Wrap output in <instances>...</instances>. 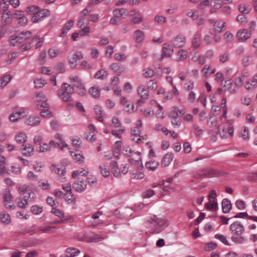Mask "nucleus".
<instances>
[{
	"label": "nucleus",
	"mask_w": 257,
	"mask_h": 257,
	"mask_svg": "<svg viewBox=\"0 0 257 257\" xmlns=\"http://www.w3.org/2000/svg\"><path fill=\"white\" fill-rule=\"evenodd\" d=\"M40 8L38 6H31L27 8L26 11L30 15H35L37 12H38Z\"/></svg>",
	"instance_id": "nucleus-54"
},
{
	"label": "nucleus",
	"mask_w": 257,
	"mask_h": 257,
	"mask_svg": "<svg viewBox=\"0 0 257 257\" xmlns=\"http://www.w3.org/2000/svg\"><path fill=\"white\" fill-rule=\"evenodd\" d=\"M50 11L47 9H43L41 11L38 10L35 15L33 16L32 18V21L33 23H37L41 21L43 18L48 17L50 15Z\"/></svg>",
	"instance_id": "nucleus-7"
},
{
	"label": "nucleus",
	"mask_w": 257,
	"mask_h": 257,
	"mask_svg": "<svg viewBox=\"0 0 257 257\" xmlns=\"http://www.w3.org/2000/svg\"><path fill=\"white\" fill-rule=\"evenodd\" d=\"M83 58L82 53L80 51H76L73 54H70L68 57V63L71 67L75 68L77 65V61Z\"/></svg>",
	"instance_id": "nucleus-5"
},
{
	"label": "nucleus",
	"mask_w": 257,
	"mask_h": 257,
	"mask_svg": "<svg viewBox=\"0 0 257 257\" xmlns=\"http://www.w3.org/2000/svg\"><path fill=\"white\" fill-rule=\"evenodd\" d=\"M184 88L187 91H192L194 88V83L192 80H187L184 84Z\"/></svg>",
	"instance_id": "nucleus-51"
},
{
	"label": "nucleus",
	"mask_w": 257,
	"mask_h": 257,
	"mask_svg": "<svg viewBox=\"0 0 257 257\" xmlns=\"http://www.w3.org/2000/svg\"><path fill=\"white\" fill-rule=\"evenodd\" d=\"M245 78L241 76L236 77L234 80V84L237 88H239L243 85Z\"/></svg>",
	"instance_id": "nucleus-42"
},
{
	"label": "nucleus",
	"mask_w": 257,
	"mask_h": 257,
	"mask_svg": "<svg viewBox=\"0 0 257 257\" xmlns=\"http://www.w3.org/2000/svg\"><path fill=\"white\" fill-rule=\"evenodd\" d=\"M109 68L117 75H120L124 71V67L117 63H113L109 66Z\"/></svg>",
	"instance_id": "nucleus-14"
},
{
	"label": "nucleus",
	"mask_w": 257,
	"mask_h": 257,
	"mask_svg": "<svg viewBox=\"0 0 257 257\" xmlns=\"http://www.w3.org/2000/svg\"><path fill=\"white\" fill-rule=\"evenodd\" d=\"M51 147L49 144L44 143L43 145L40 144L38 147L37 151L39 152H43L50 150Z\"/></svg>",
	"instance_id": "nucleus-59"
},
{
	"label": "nucleus",
	"mask_w": 257,
	"mask_h": 257,
	"mask_svg": "<svg viewBox=\"0 0 257 257\" xmlns=\"http://www.w3.org/2000/svg\"><path fill=\"white\" fill-rule=\"evenodd\" d=\"M133 37L137 43H142L145 39V34L141 30H137L135 31Z\"/></svg>",
	"instance_id": "nucleus-20"
},
{
	"label": "nucleus",
	"mask_w": 257,
	"mask_h": 257,
	"mask_svg": "<svg viewBox=\"0 0 257 257\" xmlns=\"http://www.w3.org/2000/svg\"><path fill=\"white\" fill-rule=\"evenodd\" d=\"M174 158V155L172 153L166 154L162 160L161 165L163 167L168 166Z\"/></svg>",
	"instance_id": "nucleus-19"
},
{
	"label": "nucleus",
	"mask_w": 257,
	"mask_h": 257,
	"mask_svg": "<svg viewBox=\"0 0 257 257\" xmlns=\"http://www.w3.org/2000/svg\"><path fill=\"white\" fill-rule=\"evenodd\" d=\"M244 87L246 90L250 91L254 90L257 87V85L251 78L245 83Z\"/></svg>",
	"instance_id": "nucleus-29"
},
{
	"label": "nucleus",
	"mask_w": 257,
	"mask_h": 257,
	"mask_svg": "<svg viewBox=\"0 0 257 257\" xmlns=\"http://www.w3.org/2000/svg\"><path fill=\"white\" fill-rule=\"evenodd\" d=\"M75 87L77 88V92L78 94L81 96H84L86 94V90L82 83Z\"/></svg>",
	"instance_id": "nucleus-56"
},
{
	"label": "nucleus",
	"mask_w": 257,
	"mask_h": 257,
	"mask_svg": "<svg viewBox=\"0 0 257 257\" xmlns=\"http://www.w3.org/2000/svg\"><path fill=\"white\" fill-rule=\"evenodd\" d=\"M32 33L30 31L22 32L18 35L12 38L10 43L11 45L16 46L30 39Z\"/></svg>",
	"instance_id": "nucleus-4"
},
{
	"label": "nucleus",
	"mask_w": 257,
	"mask_h": 257,
	"mask_svg": "<svg viewBox=\"0 0 257 257\" xmlns=\"http://www.w3.org/2000/svg\"><path fill=\"white\" fill-rule=\"evenodd\" d=\"M107 76V72L104 69H101L95 73L94 77L96 79L104 80Z\"/></svg>",
	"instance_id": "nucleus-30"
},
{
	"label": "nucleus",
	"mask_w": 257,
	"mask_h": 257,
	"mask_svg": "<svg viewBox=\"0 0 257 257\" xmlns=\"http://www.w3.org/2000/svg\"><path fill=\"white\" fill-rule=\"evenodd\" d=\"M232 82L226 81L223 86L225 87L224 91H228L231 94H235L238 88H232Z\"/></svg>",
	"instance_id": "nucleus-40"
},
{
	"label": "nucleus",
	"mask_w": 257,
	"mask_h": 257,
	"mask_svg": "<svg viewBox=\"0 0 257 257\" xmlns=\"http://www.w3.org/2000/svg\"><path fill=\"white\" fill-rule=\"evenodd\" d=\"M89 173V172L87 170H83L81 171L77 170L74 171L72 174V176L73 178H75L78 177L79 175H81L83 176H86Z\"/></svg>",
	"instance_id": "nucleus-52"
},
{
	"label": "nucleus",
	"mask_w": 257,
	"mask_h": 257,
	"mask_svg": "<svg viewBox=\"0 0 257 257\" xmlns=\"http://www.w3.org/2000/svg\"><path fill=\"white\" fill-rule=\"evenodd\" d=\"M90 33V28L89 27L86 26L79 31V34L81 36H89Z\"/></svg>",
	"instance_id": "nucleus-60"
},
{
	"label": "nucleus",
	"mask_w": 257,
	"mask_h": 257,
	"mask_svg": "<svg viewBox=\"0 0 257 257\" xmlns=\"http://www.w3.org/2000/svg\"><path fill=\"white\" fill-rule=\"evenodd\" d=\"M251 31L245 29H240L236 34V38L239 42H244L251 37Z\"/></svg>",
	"instance_id": "nucleus-6"
},
{
	"label": "nucleus",
	"mask_w": 257,
	"mask_h": 257,
	"mask_svg": "<svg viewBox=\"0 0 257 257\" xmlns=\"http://www.w3.org/2000/svg\"><path fill=\"white\" fill-rule=\"evenodd\" d=\"M229 230L232 234L231 238L233 242L241 244L245 241V238L242 235L244 231V227L240 222L235 221L231 224Z\"/></svg>",
	"instance_id": "nucleus-1"
},
{
	"label": "nucleus",
	"mask_w": 257,
	"mask_h": 257,
	"mask_svg": "<svg viewBox=\"0 0 257 257\" xmlns=\"http://www.w3.org/2000/svg\"><path fill=\"white\" fill-rule=\"evenodd\" d=\"M36 198V196L34 192L30 190L28 192V197L27 199H23L22 197L17 198V205L21 208H26L29 205V203L33 202Z\"/></svg>",
	"instance_id": "nucleus-3"
},
{
	"label": "nucleus",
	"mask_w": 257,
	"mask_h": 257,
	"mask_svg": "<svg viewBox=\"0 0 257 257\" xmlns=\"http://www.w3.org/2000/svg\"><path fill=\"white\" fill-rule=\"evenodd\" d=\"M41 122L40 118L38 116H30L26 121L28 125L35 126L37 125Z\"/></svg>",
	"instance_id": "nucleus-24"
},
{
	"label": "nucleus",
	"mask_w": 257,
	"mask_h": 257,
	"mask_svg": "<svg viewBox=\"0 0 257 257\" xmlns=\"http://www.w3.org/2000/svg\"><path fill=\"white\" fill-rule=\"evenodd\" d=\"M159 165L158 162L153 161H149L146 163V167L150 170L154 171Z\"/></svg>",
	"instance_id": "nucleus-44"
},
{
	"label": "nucleus",
	"mask_w": 257,
	"mask_h": 257,
	"mask_svg": "<svg viewBox=\"0 0 257 257\" xmlns=\"http://www.w3.org/2000/svg\"><path fill=\"white\" fill-rule=\"evenodd\" d=\"M38 176L36 175L33 171H29L27 175L28 180L32 182L38 180Z\"/></svg>",
	"instance_id": "nucleus-63"
},
{
	"label": "nucleus",
	"mask_w": 257,
	"mask_h": 257,
	"mask_svg": "<svg viewBox=\"0 0 257 257\" xmlns=\"http://www.w3.org/2000/svg\"><path fill=\"white\" fill-rule=\"evenodd\" d=\"M158 86V82L155 79H153L151 80H150L147 82V88L152 89V90H155L157 89Z\"/></svg>",
	"instance_id": "nucleus-53"
},
{
	"label": "nucleus",
	"mask_w": 257,
	"mask_h": 257,
	"mask_svg": "<svg viewBox=\"0 0 257 257\" xmlns=\"http://www.w3.org/2000/svg\"><path fill=\"white\" fill-rule=\"evenodd\" d=\"M186 38L183 35L176 36L172 41V44L175 48H181L186 44Z\"/></svg>",
	"instance_id": "nucleus-8"
},
{
	"label": "nucleus",
	"mask_w": 257,
	"mask_h": 257,
	"mask_svg": "<svg viewBox=\"0 0 257 257\" xmlns=\"http://www.w3.org/2000/svg\"><path fill=\"white\" fill-rule=\"evenodd\" d=\"M65 252L67 257H74L80 253V250L76 248L68 247L66 249Z\"/></svg>",
	"instance_id": "nucleus-27"
},
{
	"label": "nucleus",
	"mask_w": 257,
	"mask_h": 257,
	"mask_svg": "<svg viewBox=\"0 0 257 257\" xmlns=\"http://www.w3.org/2000/svg\"><path fill=\"white\" fill-rule=\"evenodd\" d=\"M113 14L115 17H122L128 15V11L124 8L116 9L113 11Z\"/></svg>",
	"instance_id": "nucleus-33"
},
{
	"label": "nucleus",
	"mask_w": 257,
	"mask_h": 257,
	"mask_svg": "<svg viewBox=\"0 0 257 257\" xmlns=\"http://www.w3.org/2000/svg\"><path fill=\"white\" fill-rule=\"evenodd\" d=\"M101 89L99 86L97 85H94L90 88L89 89V93L94 98H98L100 95Z\"/></svg>",
	"instance_id": "nucleus-26"
},
{
	"label": "nucleus",
	"mask_w": 257,
	"mask_h": 257,
	"mask_svg": "<svg viewBox=\"0 0 257 257\" xmlns=\"http://www.w3.org/2000/svg\"><path fill=\"white\" fill-rule=\"evenodd\" d=\"M151 233L152 234L159 233L165 227L167 221L163 218L158 217L156 215L151 216L149 220Z\"/></svg>",
	"instance_id": "nucleus-2"
},
{
	"label": "nucleus",
	"mask_w": 257,
	"mask_h": 257,
	"mask_svg": "<svg viewBox=\"0 0 257 257\" xmlns=\"http://www.w3.org/2000/svg\"><path fill=\"white\" fill-rule=\"evenodd\" d=\"M70 82L73 83L74 87L82 83V81L79 76L77 75H71L69 77Z\"/></svg>",
	"instance_id": "nucleus-49"
},
{
	"label": "nucleus",
	"mask_w": 257,
	"mask_h": 257,
	"mask_svg": "<svg viewBox=\"0 0 257 257\" xmlns=\"http://www.w3.org/2000/svg\"><path fill=\"white\" fill-rule=\"evenodd\" d=\"M49 144L50 147H51V146H52L53 147H58L59 148H60V149H62L67 147V145L64 142H62L61 143H56L53 140H51L49 142Z\"/></svg>",
	"instance_id": "nucleus-50"
},
{
	"label": "nucleus",
	"mask_w": 257,
	"mask_h": 257,
	"mask_svg": "<svg viewBox=\"0 0 257 257\" xmlns=\"http://www.w3.org/2000/svg\"><path fill=\"white\" fill-rule=\"evenodd\" d=\"M95 114L97 115V119L98 121L102 122V110L99 105H95L94 108Z\"/></svg>",
	"instance_id": "nucleus-48"
},
{
	"label": "nucleus",
	"mask_w": 257,
	"mask_h": 257,
	"mask_svg": "<svg viewBox=\"0 0 257 257\" xmlns=\"http://www.w3.org/2000/svg\"><path fill=\"white\" fill-rule=\"evenodd\" d=\"M209 201L205 204L206 209L211 211H216L218 207L217 203L213 200Z\"/></svg>",
	"instance_id": "nucleus-36"
},
{
	"label": "nucleus",
	"mask_w": 257,
	"mask_h": 257,
	"mask_svg": "<svg viewBox=\"0 0 257 257\" xmlns=\"http://www.w3.org/2000/svg\"><path fill=\"white\" fill-rule=\"evenodd\" d=\"M143 72V75L146 78L152 77L155 74L154 70L150 67L144 69Z\"/></svg>",
	"instance_id": "nucleus-41"
},
{
	"label": "nucleus",
	"mask_w": 257,
	"mask_h": 257,
	"mask_svg": "<svg viewBox=\"0 0 257 257\" xmlns=\"http://www.w3.org/2000/svg\"><path fill=\"white\" fill-rule=\"evenodd\" d=\"M22 152L23 155L27 157H30L34 154V150L33 147L30 145L28 147H24L22 149Z\"/></svg>",
	"instance_id": "nucleus-37"
},
{
	"label": "nucleus",
	"mask_w": 257,
	"mask_h": 257,
	"mask_svg": "<svg viewBox=\"0 0 257 257\" xmlns=\"http://www.w3.org/2000/svg\"><path fill=\"white\" fill-rule=\"evenodd\" d=\"M74 23V21L73 20H69L67 22H66L62 28L61 33H60L59 36L60 37H63L64 36H65L68 31L70 30V29L72 27Z\"/></svg>",
	"instance_id": "nucleus-17"
},
{
	"label": "nucleus",
	"mask_w": 257,
	"mask_h": 257,
	"mask_svg": "<svg viewBox=\"0 0 257 257\" xmlns=\"http://www.w3.org/2000/svg\"><path fill=\"white\" fill-rule=\"evenodd\" d=\"M31 211L33 214L38 215L42 213L43 208L38 205H33L31 207Z\"/></svg>",
	"instance_id": "nucleus-64"
},
{
	"label": "nucleus",
	"mask_w": 257,
	"mask_h": 257,
	"mask_svg": "<svg viewBox=\"0 0 257 257\" xmlns=\"http://www.w3.org/2000/svg\"><path fill=\"white\" fill-rule=\"evenodd\" d=\"M0 220L3 223L6 224H9L11 221L10 215L4 212L0 213Z\"/></svg>",
	"instance_id": "nucleus-39"
},
{
	"label": "nucleus",
	"mask_w": 257,
	"mask_h": 257,
	"mask_svg": "<svg viewBox=\"0 0 257 257\" xmlns=\"http://www.w3.org/2000/svg\"><path fill=\"white\" fill-rule=\"evenodd\" d=\"M64 91L70 94H72L74 92L73 86L66 83H64L62 85Z\"/></svg>",
	"instance_id": "nucleus-45"
},
{
	"label": "nucleus",
	"mask_w": 257,
	"mask_h": 257,
	"mask_svg": "<svg viewBox=\"0 0 257 257\" xmlns=\"http://www.w3.org/2000/svg\"><path fill=\"white\" fill-rule=\"evenodd\" d=\"M185 111L183 110H180L178 107L174 106L172 107L169 116L173 118H175L180 114H183Z\"/></svg>",
	"instance_id": "nucleus-28"
},
{
	"label": "nucleus",
	"mask_w": 257,
	"mask_h": 257,
	"mask_svg": "<svg viewBox=\"0 0 257 257\" xmlns=\"http://www.w3.org/2000/svg\"><path fill=\"white\" fill-rule=\"evenodd\" d=\"M192 45L195 48H198L200 46V34L196 33L193 36L192 40Z\"/></svg>",
	"instance_id": "nucleus-32"
},
{
	"label": "nucleus",
	"mask_w": 257,
	"mask_h": 257,
	"mask_svg": "<svg viewBox=\"0 0 257 257\" xmlns=\"http://www.w3.org/2000/svg\"><path fill=\"white\" fill-rule=\"evenodd\" d=\"M57 95L63 100V101L66 102H70L72 100L71 94L63 91L62 90H58Z\"/></svg>",
	"instance_id": "nucleus-23"
},
{
	"label": "nucleus",
	"mask_w": 257,
	"mask_h": 257,
	"mask_svg": "<svg viewBox=\"0 0 257 257\" xmlns=\"http://www.w3.org/2000/svg\"><path fill=\"white\" fill-rule=\"evenodd\" d=\"M12 76L11 75H7L4 76L2 79L0 80V87L2 88L5 86L12 79Z\"/></svg>",
	"instance_id": "nucleus-46"
},
{
	"label": "nucleus",
	"mask_w": 257,
	"mask_h": 257,
	"mask_svg": "<svg viewBox=\"0 0 257 257\" xmlns=\"http://www.w3.org/2000/svg\"><path fill=\"white\" fill-rule=\"evenodd\" d=\"M27 136L25 133L20 132L15 136V140L19 144H23L27 141Z\"/></svg>",
	"instance_id": "nucleus-34"
},
{
	"label": "nucleus",
	"mask_w": 257,
	"mask_h": 257,
	"mask_svg": "<svg viewBox=\"0 0 257 257\" xmlns=\"http://www.w3.org/2000/svg\"><path fill=\"white\" fill-rule=\"evenodd\" d=\"M36 97L38 102H42V104L38 103L37 106L38 109H42V107L47 108L48 107V104L46 103L47 98L46 96L41 92L36 93Z\"/></svg>",
	"instance_id": "nucleus-9"
},
{
	"label": "nucleus",
	"mask_w": 257,
	"mask_h": 257,
	"mask_svg": "<svg viewBox=\"0 0 257 257\" xmlns=\"http://www.w3.org/2000/svg\"><path fill=\"white\" fill-rule=\"evenodd\" d=\"M47 83L46 80L42 78L36 79L34 81L36 88H40L44 86Z\"/></svg>",
	"instance_id": "nucleus-57"
},
{
	"label": "nucleus",
	"mask_w": 257,
	"mask_h": 257,
	"mask_svg": "<svg viewBox=\"0 0 257 257\" xmlns=\"http://www.w3.org/2000/svg\"><path fill=\"white\" fill-rule=\"evenodd\" d=\"M10 3L14 8H17L20 5L19 0H0V6L2 5H5Z\"/></svg>",
	"instance_id": "nucleus-43"
},
{
	"label": "nucleus",
	"mask_w": 257,
	"mask_h": 257,
	"mask_svg": "<svg viewBox=\"0 0 257 257\" xmlns=\"http://www.w3.org/2000/svg\"><path fill=\"white\" fill-rule=\"evenodd\" d=\"M52 171L58 174L60 176H64L66 171L63 167H58L56 166L52 165L51 167Z\"/></svg>",
	"instance_id": "nucleus-38"
},
{
	"label": "nucleus",
	"mask_w": 257,
	"mask_h": 257,
	"mask_svg": "<svg viewBox=\"0 0 257 257\" xmlns=\"http://www.w3.org/2000/svg\"><path fill=\"white\" fill-rule=\"evenodd\" d=\"M56 228L55 226H41L39 228V230L44 233H52L54 232V229Z\"/></svg>",
	"instance_id": "nucleus-47"
},
{
	"label": "nucleus",
	"mask_w": 257,
	"mask_h": 257,
	"mask_svg": "<svg viewBox=\"0 0 257 257\" xmlns=\"http://www.w3.org/2000/svg\"><path fill=\"white\" fill-rule=\"evenodd\" d=\"M173 52V49L170 45L167 43L164 44L162 48V54L160 60H163L165 57H169L172 55Z\"/></svg>",
	"instance_id": "nucleus-12"
},
{
	"label": "nucleus",
	"mask_w": 257,
	"mask_h": 257,
	"mask_svg": "<svg viewBox=\"0 0 257 257\" xmlns=\"http://www.w3.org/2000/svg\"><path fill=\"white\" fill-rule=\"evenodd\" d=\"M241 137L246 141H247L249 139V130L246 126H244L242 127V131L241 132Z\"/></svg>",
	"instance_id": "nucleus-55"
},
{
	"label": "nucleus",
	"mask_w": 257,
	"mask_h": 257,
	"mask_svg": "<svg viewBox=\"0 0 257 257\" xmlns=\"http://www.w3.org/2000/svg\"><path fill=\"white\" fill-rule=\"evenodd\" d=\"M221 205L222 212L225 214L229 213L232 208V204L230 200L226 198L223 199Z\"/></svg>",
	"instance_id": "nucleus-18"
},
{
	"label": "nucleus",
	"mask_w": 257,
	"mask_h": 257,
	"mask_svg": "<svg viewBox=\"0 0 257 257\" xmlns=\"http://www.w3.org/2000/svg\"><path fill=\"white\" fill-rule=\"evenodd\" d=\"M36 41H38V42L35 45V48L38 49L42 46V45L43 44V42H44V39L43 38H39L37 37H35L33 38L31 40V43H33Z\"/></svg>",
	"instance_id": "nucleus-58"
},
{
	"label": "nucleus",
	"mask_w": 257,
	"mask_h": 257,
	"mask_svg": "<svg viewBox=\"0 0 257 257\" xmlns=\"http://www.w3.org/2000/svg\"><path fill=\"white\" fill-rule=\"evenodd\" d=\"M130 15L131 17V21L134 24H140L143 20V15L140 12L132 11Z\"/></svg>",
	"instance_id": "nucleus-13"
},
{
	"label": "nucleus",
	"mask_w": 257,
	"mask_h": 257,
	"mask_svg": "<svg viewBox=\"0 0 257 257\" xmlns=\"http://www.w3.org/2000/svg\"><path fill=\"white\" fill-rule=\"evenodd\" d=\"M188 52L186 50L181 49L176 54V60L178 62L183 61L187 59Z\"/></svg>",
	"instance_id": "nucleus-22"
},
{
	"label": "nucleus",
	"mask_w": 257,
	"mask_h": 257,
	"mask_svg": "<svg viewBox=\"0 0 257 257\" xmlns=\"http://www.w3.org/2000/svg\"><path fill=\"white\" fill-rule=\"evenodd\" d=\"M215 30L218 32H222L225 28V23L222 20L216 21L214 24Z\"/></svg>",
	"instance_id": "nucleus-25"
},
{
	"label": "nucleus",
	"mask_w": 257,
	"mask_h": 257,
	"mask_svg": "<svg viewBox=\"0 0 257 257\" xmlns=\"http://www.w3.org/2000/svg\"><path fill=\"white\" fill-rule=\"evenodd\" d=\"M5 205L8 209H13L15 206L12 202V196L9 190H7L4 195Z\"/></svg>",
	"instance_id": "nucleus-10"
},
{
	"label": "nucleus",
	"mask_w": 257,
	"mask_h": 257,
	"mask_svg": "<svg viewBox=\"0 0 257 257\" xmlns=\"http://www.w3.org/2000/svg\"><path fill=\"white\" fill-rule=\"evenodd\" d=\"M137 92L138 96L143 99H148L150 96L149 90L143 85H140L138 87Z\"/></svg>",
	"instance_id": "nucleus-11"
},
{
	"label": "nucleus",
	"mask_w": 257,
	"mask_h": 257,
	"mask_svg": "<svg viewBox=\"0 0 257 257\" xmlns=\"http://www.w3.org/2000/svg\"><path fill=\"white\" fill-rule=\"evenodd\" d=\"M132 135L133 136H135L137 137V139H135V138H133V140L136 142L138 144L140 143H144V140H145V138L143 137H141L140 134L141 133V131L140 128H136L134 129H132Z\"/></svg>",
	"instance_id": "nucleus-16"
},
{
	"label": "nucleus",
	"mask_w": 257,
	"mask_h": 257,
	"mask_svg": "<svg viewBox=\"0 0 257 257\" xmlns=\"http://www.w3.org/2000/svg\"><path fill=\"white\" fill-rule=\"evenodd\" d=\"M24 111H18L13 112L10 115V119L11 121L15 122L22 117V113H24Z\"/></svg>",
	"instance_id": "nucleus-35"
},
{
	"label": "nucleus",
	"mask_w": 257,
	"mask_h": 257,
	"mask_svg": "<svg viewBox=\"0 0 257 257\" xmlns=\"http://www.w3.org/2000/svg\"><path fill=\"white\" fill-rule=\"evenodd\" d=\"M12 15L10 12L4 14L2 16V22L4 25L9 24L12 22Z\"/></svg>",
	"instance_id": "nucleus-31"
},
{
	"label": "nucleus",
	"mask_w": 257,
	"mask_h": 257,
	"mask_svg": "<svg viewBox=\"0 0 257 257\" xmlns=\"http://www.w3.org/2000/svg\"><path fill=\"white\" fill-rule=\"evenodd\" d=\"M158 109L156 112V116L161 119H163L165 117L164 113L163 112V107L160 105H157Z\"/></svg>",
	"instance_id": "nucleus-62"
},
{
	"label": "nucleus",
	"mask_w": 257,
	"mask_h": 257,
	"mask_svg": "<svg viewBox=\"0 0 257 257\" xmlns=\"http://www.w3.org/2000/svg\"><path fill=\"white\" fill-rule=\"evenodd\" d=\"M86 187V183L79 179L76 180L73 184V189L78 192L83 191L85 189Z\"/></svg>",
	"instance_id": "nucleus-15"
},
{
	"label": "nucleus",
	"mask_w": 257,
	"mask_h": 257,
	"mask_svg": "<svg viewBox=\"0 0 257 257\" xmlns=\"http://www.w3.org/2000/svg\"><path fill=\"white\" fill-rule=\"evenodd\" d=\"M217 174V172L211 168L203 169L199 174L200 176H203L205 177H213L216 176Z\"/></svg>",
	"instance_id": "nucleus-21"
},
{
	"label": "nucleus",
	"mask_w": 257,
	"mask_h": 257,
	"mask_svg": "<svg viewBox=\"0 0 257 257\" xmlns=\"http://www.w3.org/2000/svg\"><path fill=\"white\" fill-rule=\"evenodd\" d=\"M28 186L26 184H20L18 186V191L20 194H24L28 191Z\"/></svg>",
	"instance_id": "nucleus-61"
}]
</instances>
